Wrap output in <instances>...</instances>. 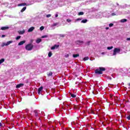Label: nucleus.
<instances>
[{"instance_id": "2f4dec72", "label": "nucleus", "mask_w": 130, "mask_h": 130, "mask_svg": "<svg viewBox=\"0 0 130 130\" xmlns=\"http://www.w3.org/2000/svg\"><path fill=\"white\" fill-rule=\"evenodd\" d=\"M78 43H81L83 44L84 43V41H77Z\"/></svg>"}, {"instance_id": "e433bc0d", "label": "nucleus", "mask_w": 130, "mask_h": 130, "mask_svg": "<svg viewBox=\"0 0 130 130\" xmlns=\"http://www.w3.org/2000/svg\"><path fill=\"white\" fill-rule=\"evenodd\" d=\"M90 43H91V41H88L86 42V44H87V45H90Z\"/></svg>"}, {"instance_id": "58836bf2", "label": "nucleus", "mask_w": 130, "mask_h": 130, "mask_svg": "<svg viewBox=\"0 0 130 130\" xmlns=\"http://www.w3.org/2000/svg\"><path fill=\"white\" fill-rule=\"evenodd\" d=\"M82 20V18H77V19H76V21H81Z\"/></svg>"}, {"instance_id": "aec40b11", "label": "nucleus", "mask_w": 130, "mask_h": 130, "mask_svg": "<svg viewBox=\"0 0 130 130\" xmlns=\"http://www.w3.org/2000/svg\"><path fill=\"white\" fill-rule=\"evenodd\" d=\"M88 59H89V57L87 56V57H84L83 59V60H84V61H86V60H88Z\"/></svg>"}, {"instance_id": "c03bdc74", "label": "nucleus", "mask_w": 130, "mask_h": 130, "mask_svg": "<svg viewBox=\"0 0 130 130\" xmlns=\"http://www.w3.org/2000/svg\"><path fill=\"white\" fill-rule=\"evenodd\" d=\"M2 37V38H4V37H6V35H3Z\"/></svg>"}, {"instance_id": "20e7f679", "label": "nucleus", "mask_w": 130, "mask_h": 130, "mask_svg": "<svg viewBox=\"0 0 130 130\" xmlns=\"http://www.w3.org/2000/svg\"><path fill=\"white\" fill-rule=\"evenodd\" d=\"M43 90V86H41L38 90V93L40 95L41 94V91Z\"/></svg>"}, {"instance_id": "0eeeda50", "label": "nucleus", "mask_w": 130, "mask_h": 130, "mask_svg": "<svg viewBox=\"0 0 130 130\" xmlns=\"http://www.w3.org/2000/svg\"><path fill=\"white\" fill-rule=\"evenodd\" d=\"M11 43H13V41H9L8 42H7V43L4 44V45L5 46H8V45H10V44H11Z\"/></svg>"}, {"instance_id": "a18cd8bd", "label": "nucleus", "mask_w": 130, "mask_h": 130, "mask_svg": "<svg viewBox=\"0 0 130 130\" xmlns=\"http://www.w3.org/2000/svg\"><path fill=\"white\" fill-rule=\"evenodd\" d=\"M33 41H34V40H31L30 43H33Z\"/></svg>"}, {"instance_id": "6ab92c4d", "label": "nucleus", "mask_w": 130, "mask_h": 130, "mask_svg": "<svg viewBox=\"0 0 130 130\" xmlns=\"http://www.w3.org/2000/svg\"><path fill=\"white\" fill-rule=\"evenodd\" d=\"M71 97H72V98H76V97H77V95L74 94H72L70 93Z\"/></svg>"}, {"instance_id": "37998d69", "label": "nucleus", "mask_w": 130, "mask_h": 130, "mask_svg": "<svg viewBox=\"0 0 130 130\" xmlns=\"http://www.w3.org/2000/svg\"><path fill=\"white\" fill-rule=\"evenodd\" d=\"M127 41H130V38H128L126 39Z\"/></svg>"}, {"instance_id": "bb28decb", "label": "nucleus", "mask_w": 130, "mask_h": 130, "mask_svg": "<svg viewBox=\"0 0 130 130\" xmlns=\"http://www.w3.org/2000/svg\"><path fill=\"white\" fill-rule=\"evenodd\" d=\"M47 37H48V36L47 35H45V36H42L41 37V38H47Z\"/></svg>"}, {"instance_id": "4be33fe9", "label": "nucleus", "mask_w": 130, "mask_h": 130, "mask_svg": "<svg viewBox=\"0 0 130 130\" xmlns=\"http://www.w3.org/2000/svg\"><path fill=\"white\" fill-rule=\"evenodd\" d=\"M5 62V59L2 58L1 59H0V64H2V63H3V62Z\"/></svg>"}, {"instance_id": "79ce46f5", "label": "nucleus", "mask_w": 130, "mask_h": 130, "mask_svg": "<svg viewBox=\"0 0 130 130\" xmlns=\"http://www.w3.org/2000/svg\"><path fill=\"white\" fill-rule=\"evenodd\" d=\"M111 16H116V14L114 13L111 14Z\"/></svg>"}, {"instance_id": "4c0bfd02", "label": "nucleus", "mask_w": 130, "mask_h": 130, "mask_svg": "<svg viewBox=\"0 0 130 130\" xmlns=\"http://www.w3.org/2000/svg\"><path fill=\"white\" fill-rule=\"evenodd\" d=\"M64 56L65 57H69V56H70V55H69V54H66Z\"/></svg>"}, {"instance_id": "423d86ee", "label": "nucleus", "mask_w": 130, "mask_h": 130, "mask_svg": "<svg viewBox=\"0 0 130 130\" xmlns=\"http://www.w3.org/2000/svg\"><path fill=\"white\" fill-rule=\"evenodd\" d=\"M23 86H24V84L23 83H20L19 84H17L16 86V88L17 89H19V88H21V87H23Z\"/></svg>"}, {"instance_id": "393cba45", "label": "nucleus", "mask_w": 130, "mask_h": 130, "mask_svg": "<svg viewBox=\"0 0 130 130\" xmlns=\"http://www.w3.org/2000/svg\"><path fill=\"white\" fill-rule=\"evenodd\" d=\"M40 30L41 31H42V30H44V26H41L40 28Z\"/></svg>"}, {"instance_id": "f03ea898", "label": "nucleus", "mask_w": 130, "mask_h": 130, "mask_svg": "<svg viewBox=\"0 0 130 130\" xmlns=\"http://www.w3.org/2000/svg\"><path fill=\"white\" fill-rule=\"evenodd\" d=\"M33 47H34L33 44H32V43H29L25 46V49L28 51H31V50L33 49Z\"/></svg>"}, {"instance_id": "4468645a", "label": "nucleus", "mask_w": 130, "mask_h": 130, "mask_svg": "<svg viewBox=\"0 0 130 130\" xmlns=\"http://www.w3.org/2000/svg\"><path fill=\"white\" fill-rule=\"evenodd\" d=\"M34 113L35 116H36L37 117V116H38V111H37V110H35V111H34Z\"/></svg>"}, {"instance_id": "a878e982", "label": "nucleus", "mask_w": 130, "mask_h": 130, "mask_svg": "<svg viewBox=\"0 0 130 130\" xmlns=\"http://www.w3.org/2000/svg\"><path fill=\"white\" fill-rule=\"evenodd\" d=\"M21 39V36H19L16 38V40H19V39Z\"/></svg>"}, {"instance_id": "dca6fc26", "label": "nucleus", "mask_w": 130, "mask_h": 130, "mask_svg": "<svg viewBox=\"0 0 130 130\" xmlns=\"http://www.w3.org/2000/svg\"><path fill=\"white\" fill-rule=\"evenodd\" d=\"M73 57H74V58H76V57H78L80 56V54H73Z\"/></svg>"}, {"instance_id": "49530a36", "label": "nucleus", "mask_w": 130, "mask_h": 130, "mask_svg": "<svg viewBox=\"0 0 130 130\" xmlns=\"http://www.w3.org/2000/svg\"><path fill=\"white\" fill-rule=\"evenodd\" d=\"M58 17V14H55V18H57Z\"/></svg>"}, {"instance_id": "f704fd0d", "label": "nucleus", "mask_w": 130, "mask_h": 130, "mask_svg": "<svg viewBox=\"0 0 130 130\" xmlns=\"http://www.w3.org/2000/svg\"><path fill=\"white\" fill-rule=\"evenodd\" d=\"M59 36H60V37H62V38H63V37H64V35L60 34Z\"/></svg>"}, {"instance_id": "a19ab883", "label": "nucleus", "mask_w": 130, "mask_h": 130, "mask_svg": "<svg viewBox=\"0 0 130 130\" xmlns=\"http://www.w3.org/2000/svg\"><path fill=\"white\" fill-rule=\"evenodd\" d=\"M127 119H128V120H130V115L129 116H128L127 117H126Z\"/></svg>"}, {"instance_id": "2eb2a0df", "label": "nucleus", "mask_w": 130, "mask_h": 130, "mask_svg": "<svg viewBox=\"0 0 130 130\" xmlns=\"http://www.w3.org/2000/svg\"><path fill=\"white\" fill-rule=\"evenodd\" d=\"M127 19H123L120 20L121 23H124L125 22H127Z\"/></svg>"}, {"instance_id": "f3484780", "label": "nucleus", "mask_w": 130, "mask_h": 130, "mask_svg": "<svg viewBox=\"0 0 130 130\" xmlns=\"http://www.w3.org/2000/svg\"><path fill=\"white\" fill-rule=\"evenodd\" d=\"M18 32H19V34H20V35H23V34L25 33V30H23L22 31H18Z\"/></svg>"}, {"instance_id": "7c9ffc66", "label": "nucleus", "mask_w": 130, "mask_h": 130, "mask_svg": "<svg viewBox=\"0 0 130 130\" xmlns=\"http://www.w3.org/2000/svg\"><path fill=\"white\" fill-rule=\"evenodd\" d=\"M57 23H53L52 24V27H55V26H57Z\"/></svg>"}, {"instance_id": "72a5a7b5", "label": "nucleus", "mask_w": 130, "mask_h": 130, "mask_svg": "<svg viewBox=\"0 0 130 130\" xmlns=\"http://www.w3.org/2000/svg\"><path fill=\"white\" fill-rule=\"evenodd\" d=\"M110 98L111 100H112V99H113V95H110Z\"/></svg>"}, {"instance_id": "7ed1b4c3", "label": "nucleus", "mask_w": 130, "mask_h": 130, "mask_svg": "<svg viewBox=\"0 0 130 130\" xmlns=\"http://www.w3.org/2000/svg\"><path fill=\"white\" fill-rule=\"evenodd\" d=\"M120 52V49L116 48L114 49L113 55H116L117 53H119Z\"/></svg>"}, {"instance_id": "cd10ccee", "label": "nucleus", "mask_w": 130, "mask_h": 130, "mask_svg": "<svg viewBox=\"0 0 130 130\" xmlns=\"http://www.w3.org/2000/svg\"><path fill=\"white\" fill-rule=\"evenodd\" d=\"M112 48H113V46L108 47H107V49H108L109 50H110V49H112Z\"/></svg>"}, {"instance_id": "9d476101", "label": "nucleus", "mask_w": 130, "mask_h": 130, "mask_svg": "<svg viewBox=\"0 0 130 130\" xmlns=\"http://www.w3.org/2000/svg\"><path fill=\"white\" fill-rule=\"evenodd\" d=\"M26 43V41H20L19 43H18V45H23V44H24V43Z\"/></svg>"}, {"instance_id": "39448f33", "label": "nucleus", "mask_w": 130, "mask_h": 130, "mask_svg": "<svg viewBox=\"0 0 130 130\" xmlns=\"http://www.w3.org/2000/svg\"><path fill=\"white\" fill-rule=\"evenodd\" d=\"M58 47H59V45H55L51 48V49L52 50H54V49H55V48H58Z\"/></svg>"}, {"instance_id": "f257e3e1", "label": "nucleus", "mask_w": 130, "mask_h": 130, "mask_svg": "<svg viewBox=\"0 0 130 130\" xmlns=\"http://www.w3.org/2000/svg\"><path fill=\"white\" fill-rule=\"evenodd\" d=\"M104 71H106V69L104 67H100L99 69H96L95 70V73L97 74L98 75H102L103 74V72Z\"/></svg>"}, {"instance_id": "b1692460", "label": "nucleus", "mask_w": 130, "mask_h": 130, "mask_svg": "<svg viewBox=\"0 0 130 130\" xmlns=\"http://www.w3.org/2000/svg\"><path fill=\"white\" fill-rule=\"evenodd\" d=\"M84 15V12H80L78 13V16H82Z\"/></svg>"}, {"instance_id": "6e6552de", "label": "nucleus", "mask_w": 130, "mask_h": 130, "mask_svg": "<svg viewBox=\"0 0 130 130\" xmlns=\"http://www.w3.org/2000/svg\"><path fill=\"white\" fill-rule=\"evenodd\" d=\"M34 29H35V27L34 26H32L28 29V32H32Z\"/></svg>"}, {"instance_id": "c85d7f7f", "label": "nucleus", "mask_w": 130, "mask_h": 130, "mask_svg": "<svg viewBox=\"0 0 130 130\" xmlns=\"http://www.w3.org/2000/svg\"><path fill=\"white\" fill-rule=\"evenodd\" d=\"M75 109H78V110H80V108L78 106H75L74 107Z\"/></svg>"}, {"instance_id": "c9c22d12", "label": "nucleus", "mask_w": 130, "mask_h": 130, "mask_svg": "<svg viewBox=\"0 0 130 130\" xmlns=\"http://www.w3.org/2000/svg\"><path fill=\"white\" fill-rule=\"evenodd\" d=\"M50 17H51V14H48L46 15V17L47 18H49Z\"/></svg>"}, {"instance_id": "ddd939ff", "label": "nucleus", "mask_w": 130, "mask_h": 130, "mask_svg": "<svg viewBox=\"0 0 130 130\" xmlns=\"http://www.w3.org/2000/svg\"><path fill=\"white\" fill-rule=\"evenodd\" d=\"M26 5H27L25 3H21V4H19L18 5V7H22L23 6H26Z\"/></svg>"}, {"instance_id": "f8f14e48", "label": "nucleus", "mask_w": 130, "mask_h": 130, "mask_svg": "<svg viewBox=\"0 0 130 130\" xmlns=\"http://www.w3.org/2000/svg\"><path fill=\"white\" fill-rule=\"evenodd\" d=\"M53 74V73H52V72L50 71L49 73H47V76L48 77H51V76H52V75Z\"/></svg>"}, {"instance_id": "09e8293b", "label": "nucleus", "mask_w": 130, "mask_h": 130, "mask_svg": "<svg viewBox=\"0 0 130 130\" xmlns=\"http://www.w3.org/2000/svg\"><path fill=\"white\" fill-rule=\"evenodd\" d=\"M106 30H108V29H109V27H106Z\"/></svg>"}, {"instance_id": "9b49d317", "label": "nucleus", "mask_w": 130, "mask_h": 130, "mask_svg": "<svg viewBox=\"0 0 130 130\" xmlns=\"http://www.w3.org/2000/svg\"><path fill=\"white\" fill-rule=\"evenodd\" d=\"M9 28V26H4V27H1V30H7Z\"/></svg>"}, {"instance_id": "1a4fd4ad", "label": "nucleus", "mask_w": 130, "mask_h": 130, "mask_svg": "<svg viewBox=\"0 0 130 130\" xmlns=\"http://www.w3.org/2000/svg\"><path fill=\"white\" fill-rule=\"evenodd\" d=\"M42 41V39L40 38H38L36 40V43H37L38 44H39V43H40V42H41Z\"/></svg>"}, {"instance_id": "c756f323", "label": "nucleus", "mask_w": 130, "mask_h": 130, "mask_svg": "<svg viewBox=\"0 0 130 130\" xmlns=\"http://www.w3.org/2000/svg\"><path fill=\"white\" fill-rule=\"evenodd\" d=\"M90 113H91V114H95V113H94V111L90 110L89 111Z\"/></svg>"}, {"instance_id": "5701e85b", "label": "nucleus", "mask_w": 130, "mask_h": 130, "mask_svg": "<svg viewBox=\"0 0 130 130\" xmlns=\"http://www.w3.org/2000/svg\"><path fill=\"white\" fill-rule=\"evenodd\" d=\"M52 55V52H51V51H50L48 53V56L49 57H51Z\"/></svg>"}, {"instance_id": "412c9836", "label": "nucleus", "mask_w": 130, "mask_h": 130, "mask_svg": "<svg viewBox=\"0 0 130 130\" xmlns=\"http://www.w3.org/2000/svg\"><path fill=\"white\" fill-rule=\"evenodd\" d=\"M88 22V20L83 19L81 21V23H87Z\"/></svg>"}, {"instance_id": "a211bd4d", "label": "nucleus", "mask_w": 130, "mask_h": 130, "mask_svg": "<svg viewBox=\"0 0 130 130\" xmlns=\"http://www.w3.org/2000/svg\"><path fill=\"white\" fill-rule=\"evenodd\" d=\"M26 9H27V7H23V9L21 10V12L23 13V12H25Z\"/></svg>"}, {"instance_id": "ea45409f", "label": "nucleus", "mask_w": 130, "mask_h": 130, "mask_svg": "<svg viewBox=\"0 0 130 130\" xmlns=\"http://www.w3.org/2000/svg\"><path fill=\"white\" fill-rule=\"evenodd\" d=\"M109 26V27H112V26H113V23H110Z\"/></svg>"}, {"instance_id": "473e14b6", "label": "nucleus", "mask_w": 130, "mask_h": 130, "mask_svg": "<svg viewBox=\"0 0 130 130\" xmlns=\"http://www.w3.org/2000/svg\"><path fill=\"white\" fill-rule=\"evenodd\" d=\"M67 21L68 23H71V22H72V20L69 19H67Z\"/></svg>"}, {"instance_id": "de8ad7c7", "label": "nucleus", "mask_w": 130, "mask_h": 130, "mask_svg": "<svg viewBox=\"0 0 130 130\" xmlns=\"http://www.w3.org/2000/svg\"><path fill=\"white\" fill-rule=\"evenodd\" d=\"M0 126H3V124H2V123L0 122Z\"/></svg>"}]
</instances>
